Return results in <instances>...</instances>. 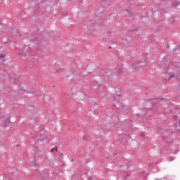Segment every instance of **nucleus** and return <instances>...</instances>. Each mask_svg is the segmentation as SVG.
<instances>
[{
  "label": "nucleus",
  "mask_w": 180,
  "mask_h": 180,
  "mask_svg": "<svg viewBox=\"0 0 180 180\" xmlns=\"http://www.w3.org/2000/svg\"><path fill=\"white\" fill-rule=\"evenodd\" d=\"M40 12V5L39 3H37L36 5L34 6V13H39Z\"/></svg>",
  "instance_id": "obj_5"
},
{
  "label": "nucleus",
  "mask_w": 180,
  "mask_h": 180,
  "mask_svg": "<svg viewBox=\"0 0 180 180\" xmlns=\"http://www.w3.org/2000/svg\"><path fill=\"white\" fill-rule=\"evenodd\" d=\"M105 6H101L95 11L96 20L98 19V18H99V16H101V15H102V13H103V12H105Z\"/></svg>",
  "instance_id": "obj_1"
},
{
  "label": "nucleus",
  "mask_w": 180,
  "mask_h": 180,
  "mask_svg": "<svg viewBox=\"0 0 180 180\" xmlns=\"http://www.w3.org/2000/svg\"><path fill=\"white\" fill-rule=\"evenodd\" d=\"M51 151L52 153H54V151H57V146H55L54 148H53Z\"/></svg>",
  "instance_id": "obj_11"
},
{
  "label": "nucleus",
  "mask_w": 180,
  "mask_h": 180,
  "mask_svg": "<svg viewBox=\"0 0 180 180\" xmlns=\"http://www.w3.org/2000/svg\"><path fill=\"white\" fill-rule=\"evenodd\" d=\"M169 64V62L167 59H163L162 60V63L161 66L163 68H167V70H169H169H172V69L168 68Z\"/></svg>",
  "instance_id": "obj_4"
},
{
  "label": "nucleus",
  "mask_w": 180,
  "mask_h": 180,
  "mask_svg": "<svg viewBox=\"0 0 180 180\" xmlns=\"http://www.w3.org/2000/svg\"><path fill=\"white\" fill-rule=\"evenodd\" d=\"M9 124H11V120H6L2 122V126L4 128H6L9 126Z\"/></svg>",
  "instance_id": "obj_6"
},
{
  "label": "nucleus",
  "mask_w": 180,
  "mask_h": 180,
  "mask_svg": "<svg viewBox=\"0 0 180 180\" xmlns=\"http://www.w3.org/2000/svg\"><path fill=\"white\" fill-rule=\"evenodd\" d=\"M172 5L173 8H176L179 5H180V1H174L172 2Z\"/></svg>",
  "instance_id": "obj_7"
},
{
  "label": "nucleus",
  "mask_w": 180,
  "mask_h": 180,
  "mask_svg": "<svg viewBox=\"0 0 180 180\" xmlns=\"http://www.w3.org/2000/svg\"><path fill=\"white\" fill-rule=\"evenodd\" d=\"M122 71H123V66H122V65L118 66L117 72H122Z\"/></svg>",
  "instance_id": "obj_9"
},
{
  "label": "nucleus",
  "mask_w": 180,
  "mask_h": 180,
  "mask_svg": "<svg viewBox=\"0 0 180 180\" xmlns=\"http://www.w3.org/2000/svg\"><path fill=\"white\" fill-rule=\"evenodd\" d=\"M176 126H179V127H180V122L176 123Z\"/></svg>",
  "instance_id": "obj_19"
},
{
  "label": "nucleus",
  "mask_w": 180,
  "mask_h": 180,
  "mask_svg": "<svg viewBox=\"0 0 180 180\" xmlns=\"http://www.w3.org/2000/svg\"><path fill=\"white\" fill-rule=\"evenodd\" d=\"M140 65H143V63H142V62H137V63H136V67H139V66H140Z\"/></svg>",
  "instance_id": "obj_10"
},
{
  "label": "nucleus",
  "mask_w": 180,
  "mask_h": 180,
  "mask_svg": "<svg viewBox=\"0 0 180 180\" xmlns=\"http://www.w3.org/2000/svg\"><path fill=\"white\" fill-rule=\"evenodd\" d=\"M89 22H91V20H89Z\"/></svg>",
  "instance_id": "obj_25"
},
{
  "label": "nucleus",
  "mask_w": 180,
  "mask_h": 180,
  "mask_svg": "<svg viewBox=\"0 0 180 180\" xmlns=\"http://www.w3.org/2000/svg\"><path fill=\"white\" fill-rule=\"evenodd\" d=\"M167 22H168L169 23H175V20L174 19V17H170V18L168 19Z\"/></svg>",
  "instance_id": "obj_8"
},
{
  "label": "nucleus",
  "mask_w": 180,
  "mask_h": 180,
  "mask_svg": "<svg viewBox=\"0 0 180 180\" xmlns=\"http://www.w3.org/2000/svg\"><path fill=\"white\" fill-rule=\"evenodd\" d=\"M174 119L175 120H176V119H178V116H174Z\"/></svg>",
  "instance_id": "obj_20"
},
{
  "label": "nucleus",
  "mask_w": 180,
  "mask_h": 180,
  "mask_svg": "<svg viewBox=\"0 0 180 180\" xmlns=\"http://www.w3.org/2000/svg\"><path fill=\"white\" fill-rule=\"evenodd\" d=\"M167 49H169V45L167 46Z\"/></svg>",
  "instance_id": "obj_24"
},
{
  "label": "nucleus",
  "mask_w": 180,
  "mask_h": 180,
  "mask_svg": "<svg viewBox=\"0 0 180 180\" xmlns=\"http://www.w3.org/2000/svg\"><path fill=\"white\" fill-rule=\"evenodd\" d=\"M6 56V55H5V53H1L0 56V58H5Z\"/></svg>",
  "instance_id": "obj_13"
},
{
  "label": "nucleus",
  "mask_w": 180,
  "mask_h": 180,
  "mask_svg": "<svg viewBox=\"0 0 180 180\" xmlns=\"http://www.w3.org/2000/svg\"><path fill=\"white\" fill-rule=\"evenodd\" d=\"M3 41H4V43H8V38L4 37V38H3Z\"/></svg>",
  "instance_id": "obj_12"
},
{
  "label": "nucleus",
  "mask_w": 180,
  "mask_h": 180,
  "mask_svg": "<svg viewBox=\"0 0 180 180\" xmlns=\"http://www.w3.org/2000/svg\"><path fill=\"white\" fill-rule=\"evenodd\" d=\"M101 1H103V2H105V1H107V0H101Z\"/></svg>",
  "instance_id": "obj_23"
},
{
  "label": "nucleus",
  "mask_w": 180,
  "mask_h": 180,
  "mask_svg": "<svg viewBox=\"0 0 180 180\" xmlns=\"http://www.w3.org/2000/svg\"><path fill=\"white\" fill-rule=\"evenodd\" d=\"M94 25H89V28L88 30H89V32H91V30H92L91 28L93 27Z\"/></svg>",
  "instance_id": "obj_17"
},
{
  "label": "nucleus",
  "mask_w": 180,
  "mask_h": 180,
  "mask_svg": "<svg viewBox=\"0 0 180 180\" xmlns=\"http://www.w3.org/2000/svg\"><path fill=\"white\" fill-rule=\"evenodd\" d=\"M33 40H36V37H30V41H33Z\"/></svg>",
  "instance_id": "obj_15"
},
{
  "label": "nucleus",
  "mask_w": 180,
  "mask_h": 180,
  "mask_svg": "<svg viewBox=\"0 0 180 180\" xmlns=\"http://www.w3.org/2000/svg\"><path fill=\"white\" fill-rule=\"evenodd\" d=\"M41 4H46L47 0H40Z\"/></svg>",
  "instance_id": "obj_16"
},
{
  "label": "nucleus",
  "mask_w": 180,
  "mask_h": 180,
  "mask_svg": "<svg viewBox=\"0 0 180 180\" xmlns=\"http://www.w3.org/2000/svg\"><path fill=\"white\" fill-rule=\"evenodd\" d=\"M100 22H102V18H99Z\"/></svg>",
  "instance_id": "obj_21"
},
{
  "label": "nucleus",
  "mask_w": 180,
  "mask_h": 180,
  "mask_svg": "<svg viewBox=\"0 0 180 180\" xmlns=\"http://www.w3.org/2000/svg\"><path fill=\"white\" fill-rule=\"evenodd\" d=\"M121 13H122V15H124V16H127L128 18L133 17V14L131 13V11H130V10L129 9L122 10Z\"/></svg>",
  "instance_id": "obj_3"
},
{
  "label": "nucleus",
  "mask_w": 180,
  "mask_h": 180,
  "mask_svg": "<svg viewBox=\"0 0 180 180\" xmlns=\"http://www.w3.org/2000/svg\"><path fill=\"white\" fill-rule=\"evenodd\" d=\"M18 54H20V56H22V57H25V58H27V60H29L30 58H32V56H30L29 55V53H27V51H19L18 52Z\"/></svg>",
  "instance_id": "obj_2"
},
{
  "label": "nucleus",
  "mask_w": 180,
  "mask_h": 180,
  "mask_svg": "<svg viewBox=\"0 0 180 180\" xmlns=\"http://www.w3.org/2000/svg\"><path fill=\"white\" fill-rule=\"evenodd\" d=\"M172 78H174V75H172L169 77V79H171Z\"/></svg>",
  "instance_id": "obj_18"
},
{
  "label": "nucleus",
  "mask_w": 180,
  "mask_h": 180,
  "mask_svg": "<svg viewBox=\"0 0 180 180\" xmlns=\"http://www.w3.org/2000/svg\"><path fill=\"white\" fill-rule=\"evenodd\" d=\"M150 13H151L152 15H153L154 13H155V11H154L153 8H151V9L150 10Z\"/></svg>",
  "instance_id": "obj_14"
},
{
  "label": "nucleus",
  "mask_w": 180,
  "mask_h": 180,
  "mask_svg": "<svg viewBox=\"0 0 180 180\" xmlns=\"http://www.w3.org/2000/svg\"><path fill=\"white\" fill-rule=\"evenodd\" d=\"M141 136H144V133H141Z\"/></svg>",
  "instance_id": "obj_22"
}]
</instances>
